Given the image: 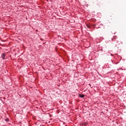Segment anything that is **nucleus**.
I'll list each match as a JSON object with an SVG mask.
<instances>
[{
    "mask_svg": "<svg viewBox=\"0 0 126 126\" xmlns=\"http://www.w3.org/2000/svg\"><path fill=\"white\" fill-rule=\"evenodd\" d=\"M79 97H80L81 98H84V95H83V94H79Z\"/></svg>",
    "mask_w": 126,
    "mask_h": 126,
    "instance_id": "obj_2",
    "label": "nucleus"
},
{
    "mask_svg": "<svg viewBox=\"0 0 126 126\" xmlns=\"http://www.w3.org/2000/svg\"><path fill=\"white\" fill-rule=\"evenodd\" d=\"M5 57V54L3 53V54L1 55V58H2V60H4Z\"/></svg>",
    "mask_w": 126,
    "mask_h": 126,
    "instance_id": "obj_1",
    "label": "nucleus"
},
{
    "mask_svg": "<svg viewBox=\"0 0 126 126\" xmlns=\"http://www.w3.org/2000/svg\"><path fill=\"white\" fill-rule=\"evenodd\" d=\"M87 28H90V26L87 25Z\"/></svg>",
    "mask_w": 126,
    "mask_h": 126,
    "instance_id": "obj_3",
    "label": "nucleus"
},
{
    "mask_svg": "<svg viewBox=\"0 0 126 126\" xmlns=\"http://www.w3.org/2000/svg\"><path fill=\"white\" fill-rule=\"evenodd\" d=\"M111 56H113V54H111Z\"/></svg>",
    "mask_w": 126,
    "mask_h": 126,
    "instance_id": "obj_4",
    "label": "nucleus"
}]
</instances>
